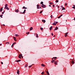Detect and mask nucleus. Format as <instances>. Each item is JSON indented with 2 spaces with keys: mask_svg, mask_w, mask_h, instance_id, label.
<instances>
[{
  "mask_svg": "<svg viewBox=\"0 0 75 75\" xmlns=\"http://www.w3.org/2000/svg\"><path fill=\"white\" fill-rule=\"evenodd\" d=\"M22 57V54H21L19 55L18 56V58H20V59H21V57Z\"/></svg>",
  "mask_w": 75,
  "mask_h": 75,
  "instance_id": "1",
  "label": "nucleus"
},
{
  "mask_svg": "<svg viewBox=\"0 0 75 75\" xmlns=\"http://www.w3.org/2000/svg\"><path fill=\"white\" fill-rule=\"evenodd\" d=\"M67 34H68V33H66L65 34L64 36L65 37H67V36L68 35H67Z\"/></svg>",
  "mask_w": 75,
  "mask_h": 75,
  "instance_id": "2",
  "label": "nucleus"
},
{
  "mask_svg": "<svg viewBox=\"0 0 75 75\" xmlns=\"http://www.w3.org/2000/svg\"><path fill=\"white\" fill-rule=\"evenodd\" d=\"M37 9H39L40 8V5H37Z\"/></svg>",
  "mask_w": 75,
  "mask_h": 75,
  "instance_id": "3",
  "label": "nucleus"
},
{
  "mask_svg": "<svg viewBox=\"0 0 75 75\" xmlns=\"http://www.w3.org/2000/svg\"><path fill=\"white\" fill-rule=\"evenodd\" d=\"M16 44V42H15L13 43L11 46V47H13L14 46V44Z\"/></svg>",
  "mask_w": 75,
  "mask_h": 75,
  "instance_id": "4",
  "label": "nucleus"
},
{
  "mask_svg": "<svg viewBox=\"0 0 75 75\" xmlns=\"http://www.w3.org/2000/svg\"><path fill=\"white\" fill-rule=\"evenodd\" d=\"M58 62V61H56L55 62H54V64L55 65H57V62Z\"/></svg>",
  "mask_w": 75,
  "mask_h": 75,
  "instance_id": "5",
  "label": "nucleus"
},
{
  "mask_svg": "<svg viewBox=\"0 0 75 75\" xmlns=\"http://www.w3.org/2000/svg\"><path fill=\"white\" fill-rule=\"evenodd\" d=\"M58 29V27H55V29L54 30V31H55V30H57Z\"/></svg>",
  "mask_w": 75,
  "mask_h": 75,
  "instance_id": "6",
  "label": "nucleus"
},
{
  "mask_svg": "<svg viewBox=\"0 0 75 75\" xmlns=\"http://www.w3.org/2000/svg\"><path fill=\"white\" fill-rule=\"evenodd\" d=\"M62 16V14L61 15L59 16L58 17H57L58 18H61V17Z\"/></svg>",
  "mask_w": 75,
  "mask_h": 75,
  "instance_id": "7",
  "label": "nucleus"
},
{
  "mask_svg": "<svg viewBox=\"0 0 75 75\" xmlns=\"http://www.w3.org/2000/svg\"><path fill=\"white\" fill-rule=\"evenodd\" d=\"M52 29V26H51L49 28L50 31H51Z\"/></svg>",
  "mask_w": 75,
  "mask_h": 75,
  "instance_id": "8",
  "label": "nucleus"
},
{
  "mask_svg": "<svg viewBox=\"0 0 75 75\" xmlns=\"http://www.w3.org/2000/svg\"><path fill=\"white\" fill-rule=\"evenodd\" d=\"M7 6H8V5L7 4H6L5 5V8H6V7H7Z\"/></svg>",
  "mask_w": 75,
  "mask_h": 75,
  "instance_id": "9",
  "label": "nucleus"
},
{
  "mask_svg": "<svg viewBox=\"0 0 75 75\" xmlns=\"http://www.w3.org/2000/svg\"><path fill=\"white\" fill-rule=\"evenodd\" d=\"M16 62H20V61H21V60H16Z\"/></svg>",
  "mask_w": 75,
  "mask_h": 75,
  "instance_id": "10",
  "label": "nucleus"
},
{
  "mask_svg": "<svg viewBox=\"0 0 75 75\" xmlns=\"http://www.w3.org/2000/svg\"><path fill=\"white\" fill-rule=\"evenodd\" d=\"M33 27H30V31H31V30H33Z\"/></svg>",
  "mask_w": 75,
  "mask_h": 75,
  "instance_id": "11",
  "label": "nucleus"
},
{
  "mask_svg": "<svg viewBox=\"0 0 75 75\" xmlns=\"http://www.w3.org/2000/svg\"><path fill=\"white\" fill-rule=\"evenodd\" d=\"M15 11V12H16V13H18V12L19 11L18 10V9L16 10Z\"/></svg>",
  "mask_w": 75,
  "mask_h": 75,
  "instance_id": "12",
  "label": "nucleus"
},
{
  "mask_svg": "<svg viewBox=\"0 0 75 75\" xmlns=\"http://www.w3.org/2000/svg\"><path fill=\"white\" fill-rule=\"evenodd\" d=\"M3 11V7L1 8L0 9V11Z\"/></svg>",
  "mask_w": 75,
  "mask_h": 75,
  "instance_id": "13",
  "label": "nucleus"
},
{
  "mask_svg": "<svg viewBox=\"0 0 75 75\" xmlns=\"http://www.w3.org/2000/svg\"><path fill=\"white\" fill-rule=\"evenodd\" d=\"M42 21L43 23H45V20H42Z\"/></svg>",
  "mask_w": 75,
  "mask_h": 75,
  "instance_id": "14",
  "label": "nucleus"
},
{
  "mask_svg": "<svg viewBox=\"0 0 75 75\" xmlns=\"http://www.w3.org/2000/svg\"><path fill=\"white\" fill-rule=\"evenodd\" d=\"M19 72L20 71H17V74H18V75H20V73H19Z\"/></svg>",
  "mask_w": 75,
  "mask_h": 75,
  "instance_id": "15",
  "label": "nucleus"
},
{
  "mask_svg": "<svg viewBox=\"0 0 75 75\" xmlns=\"http://www.w3.org/2000/svg\"><path fill=\"white\" fill-rule=\"evenodd\" d=\"M41 6L42 7V8H45V7H46V6Z\"/></svg>",
  "mask_w": 75,
  "mask_h": 75,
  "instance_id": "16",
  "label": "nucleus"
},
{
  "mask_svg": "<svg viewBox=\"0 0 75 75\" xmlns=\"http://www.w3.org/2000/svg\"><path fill=\"white\" fill-rule=\"evenodd\" d=\"M13 38H14V41H16V38L13 37Z\"/></svg>",
  "mask_w": 75,
  "mask_h": 75,
  "instance_id": "17",
  "label": "nucleus"
},
{
  "mask_svg": "<svg viewBox=\"0 0 75 75\" xmlns=\"http://www.w3.org/2000/svg\"><path fill=\"white\" fill-rule=\"evenodd\" d=\"M6 44H7V45H8V44H10V43L8 42H7L6 43Z\"/></svg>",
  "mask_w": 75,
  "mask_h": 75,
  "instance_id": "18",
  "label": "nucleus"
},
{
  "mask_svg": "<svg viewBox=\"0 0 75 75\" xmlns=\"http://www.w3.org/2000/svg\"><path fill=\"white\" fill-rule=\"evenodd\" d=\"M41 66L42 67H45V65L43 64H41Z\"/></svg>",
  "mask_w": 75,
  "mask_h": 75,
  "instance_id": "19",
  "label": "nucleus"
},
{
  "mask_svg": "<svg viewBox=\"0 0 75 75\" xmlns=\"http://www.w3.org/2000/svg\"><path fill=\"white\" fill-rule=\"evenodd\" d=\"M47 74V75H50V73H49V72L48 71H46Z\"/></svg>",
  "mask_w": 75,
  "mask_h": 75,
  "instance_id": "20",
  "label": "nucleus"
},
{
  "mask_svg": "<svg viewBox=\"0 0 75 75\" xmlns=\"http://www.w3.org/2000/svg\"><path fill=\"white\" fill-rule=\"evenodd\" d=\"M25 11H26V10H24V11L22 13L23 14H25Z\"/></svg>",
  "mask_w": 75,
  "mask_h": 75,
  "instance_id": "21",
  "label": "nucleus"
},
{
  "mask_svg": "<svg viewBox=\"0 0 75 75\" xmlns=\"http://www.w3.org/2000/svg\"><path fill=\"white\" fill-rule=\"evenodd\" d=\"M54 61H55V60H52V61H51V62H52V63H53L54 62H54Z\"/></svg>",
  "mask_w": 75,
  "mask_h": 75,
  "instance_id": "22",
  "label": "nucleus"
},
{
  "mask_svg": "<svg viewBox=\"0 0 75 75\" xmlns=\"http://www.w3.org/2000/svg\"><path fill=\"white\" fill-rule=\"evenodd\" d=\"M5 9H7L8 10H9V8H8V7H6V8H5Z\"/></svg>",
  "mask_w": 75,
  "mask_h": 75,
  "instance_id": "23",
  "label": "nucleus"
},
{
  "mask_svg": "<svg viewBox=\"0 0 75 75\" xmlns=\"http://www.w3.org/2000/svg\"><path fill=\"white\" fill-rule=\"evenodd\" d=\"M36 37L37 38H38V34L36 33Z\"/></svg>",
  "mask_w": 75,
  "mask_h": 75,
  "instance_id": "24",
  "label": "nucleus"
},
{
  "mask_svg": "<svg viewBox=\"0 0 75 75\" xmlns=\"http://www.w3.org/2000/svg\"><path fill=\"white\" fill-rule=\"evenodd\" d=\"M59 1L57 0H56L55 2L56 3H58Z\"/></svg>",
  "mask_w": 75,
  "mask_h": 75,
  "instance_id": "25",
  "label": "nucleus"
},
{
  "mask_svg": "<svg viewBox=\"0 0 75 75\" xmlns=\"http://www.w3.org/2000/svg\"><path fill=\"white\" fill-rule=\"evenodd\" d=\"M65 8L63 7L62 8V10H65Z\"/></svg>",
  "mask_w": 75,
  "mask_h": 75,
  "instance_id": "26",
  "label": "nucleus"
},
{
  "mask_svg": "<svg viewBox=\"0 0 75 75\" xmlns=\"http://www.w3.org/2000/svg\"><path fill=\"white\" fill-rule=\"evenodd\" d=\"M50 4H53V3H52L51 2H50Z\"/></svg>",
  "mask_w": 75,
  "mask_h": 75,
  "instance_id": "27",
  "label": "nucleus"
},
{
  "mask_svg": "<svg viewBox=\"0 0 75 75\" xmlns=\"http://www.w3.org/2000/svg\"><path fill=\"white\" fill-rule=\"evenodd\" d=\"M2 16H3V15H0V17H1V18H3V17H2Z\"/></svg>",
  "mask_w": 75,
  "mask_h": 75,
  "instance_id": "28",
  "label": "nucleus"
},
{
  "mask_svg": "<svg viewBox=\"0 0 75 75\" xmlns=\"http://www.w3.org/2000/svg\"><path fill=\"white\" fill-rule=\"evenodd\" d=\"M71 63L72 64H74V62L73 61L71 62Z\"/></svg>",
  "mask_w": 75,
  "mask_h": 75,
  "instance_id": "29",
  "label": "nucleus"
},
{
  "mask_svg": "<svg viewBox=\"0 0 75 75\" xmlns=\"http://www.w3.org/2000/svg\"><path fill=\"white\" fill-rule=\"evenodd\" d=\"M43 2H42H42H41V3H40V4H43Z\"/></svg>",
  "mask_w": 75,
  "mask_h": 75,
  "instance_id": "30",
  "label": "nucleus"
},
{
  "mask_svg": "<svg viewBox=\"0 0 75 75\" xmlns=\"http://www.w3.org/2000/svg\"><path fill=\"white\" fill-rule=\"evenodd\" d=\"M44 71H43V72H42L41 73V74L43 75V74H44Z\"/></svg>",
  "mask_w": 75,
  "mask_h": 75,
  "instance_id": "31",
  "label": "nucleus"
},
{
  "mask_svg": "<svg viewBox=\"0 0 75 75\" xmlns=\"http://www.w3.org/2000/svg\"><path fill=\"white\" fill-rule=\"evenodd\" d=\"M40 30H43V28H40Z\"/></svg>",
  "mask_w": 75,
  "mask_h": 75,
  "instance_id": "32",
  "label": "nucleus"
},
{
  "mask_svg": "<svg viewBox=\"0 0 75 75\" xmlns=\"http://www.w3.org/2000/svg\"><path fill=\"white\" fill-rule=\"evenodd\" d=\"M42 11H40V14H41V13H42Z\"/></svg>",
  "mask_w": 75,
  "mask_h": 75,
  "instance_id": "33",
  "label": "nucleus"
},
{
  "mask_svg": "<svg viewBox=\"0 0 75 75\" xmlns=\"http://www.w3.org/2000/svg\"><path fill=\"white\" fill-rule=\"evenodd\" d=\"M43 6H45V5L44 4H42V5Z\"/></svg>",
  "mask_w": 75,
  "mask_h": 75,
  "instance_id": "34",
  "label": "nucleus"
},
{
  "mask_svg": "<svg viewBox=\"0 0 75 75\" xmlns=\"http://www.w3.org/2000/svg\"><path fill=\"white\" fill-rule=\"evenodd\" d=\"M29 33H30V32H28V33H26V34H29Z\"/></svg>",
  "mask_w": 75,
  "mask_h": 75,
  "instance_id": "35",
  "label": "nucleus"
},
{
  "mask_svg": "<svg viewBox=\"0 0 75 75\" xmlns=\"http://www.w3.org/2000/svg\"><path fill=\"white\" fill-rule=\"evenodd\" d=\"M50 17H51V18H52V15H51Z\"/></svg>",
  "mask_w": 75,
  "mask_h": 75,
  "instance_id": "36",
  "label": "nucleus"
},
{
  "mask_svg": "<svg viewBox=\"0 0 75 75\" xmlns=\"http://www.w3.org/2000/svg\"><path fill=\"white\" fill-rule=\"evenodd\" d=\"M53 7H54H54H55V5H53Z\"/></svg>",
  "mask_w": 75,
  "mask_h": 75,
  "instance_id": "37",
  "label": "nucleus"
},
{
  "mask_svg": "<svg viewBox=\"0 0 75 75\" xmlns=\"http://www.w3.org/2000/svg\"><path fill=\"white\" fill-rule=\"evenodd\" d=\"M25 6H23V9H25Z\"/></svg>",
  "mask_w": 75,
  "mask_h": 75,
  "instance_id": "38",
  "label": "nucleus"
},
{
  "mask_svg": "<svg viewBox=\"0 0 75 75\" xmlns=\"http://www.w3.org/2000/svg\"><path fill=\"white\" fill-rule=\"evenodd\" d=\"M16 35V36H18V34H16V35Z\"/></svg>",
  "mask_w": 75,
  "mask_h": 75,
  "instance_id": "39",
  "label": "nucleus"
},
{
  "mask_svg": "<svg viewBox=\"0 0 75 75\" xmlns=\"http://www.w3.org/2000/svg\"><path fill=\"white\" fill-rule=\"evenodd\" d=\"M32 67V66L31 65L30 66H29V68H30V67Z\"/></svg>",
  "mask_w": 75,
  "mask_h": 75,
  "instance_id": "40",
  "label": "nucleus"
},
{
  "mask_svg": "<svg viewBox=\"0 0 75 75\" xmlns=\"http://www.w3.org/2000/svg\"><path fill=\"white\" fill-rule=\"evenodd\" d=\"M53 58H54V59H55H55H56V58H57V57H53Z\"/></svg>",
  "mask_w": 75,
  "mask_h": 75,
  "instance_id": "41",
  "label": "nucleus"
},
{
  "mask_svg": "<svg viewBox=\"0 0 75 75\" xmlns=\"http://www.w3.org/2000/svg\"><path fill=\"white\" fill-rule=\"evenodd\" d=\"M51 35H52V36H53V33H51Z\"/></svg>",
  "mask_w": 75,
  "mask_h": 75,
  "instance_id": "42",
  "label": "nucleus"
},
{
  "mask_svg": "<svg viewBox=\"0 0 75 75\" xmlns=\"http://www.w3.org/2000/svg\"><path fill=\"white\" fill-rule=\"evenodd\" d=\"M73 8H74L75 9V6H74L73 7Z\"/></svg>",
  "mask_w": 75,
  "mask_h": 75,
  "instance_id": "43",
  "label": "nucleus"
},
{
  "mask_svg": "<svg viewBox=\"0 0 75 75\" xmlns=\"http://www.w3.org/2000/svg\"><path fill=\"white\" fill-rule=\"evenodd\" d=\"M27 66H28V65L26 64L25 67H27Z\"/></svg>",
  "mask_w": 75,
  "mask_h": 75,
  "instance_id": "44",
  "label": "nucleus"
},
{
  "mask_svg": "<svg viewBox=\"0 0 75 75\" xmlns=\"http://www.w3.org/2000/svg\"><path fill=\"white\" fill-rule=\"evenodd\" d=\"M61 7H62V8H63V7L62 5V6H61Z\"/></svg>",
  "mask_w": 75,
  "mask_h": 75,
  "instance_id": "45",
  "label": "nucleus"
},
{
  "mask_svg": "<svg viewBox=\"0 0 75 75\" xmlns=\"http://www.w3.org/2000/svg\"><path fill=\"white\" fill-rule=\"evenodd\" d=\"M1 64H3V62H1Z\"/></svg>",
  "mask_w": 75,
  "mask_h": 75,
  "instance_id": "46",
  "label": "nucleus"
},
{
  "mask_svg": "<svg viewBox=\"0 0 75 75\" xmlns=\"http://www.w3.org/2000/svg\"><path fill=\"white\" fill-rule=\"evenodd\" d=\"M56 24H57L56 23H54V25H56Z\"/></svg>",
  "mask_w": 75,
  "mask_h": 75,
  "instance_id": "47",
  "label": "nucleus"
},
{
  "mask_svg": "<svg viewBox=\"0 0 75 75\" xmlns=\"http://www.w3.org/2000/svg\"><path fill=\"white\" fill-rule=\"evenodd\" d=\"M20 13V14H23V13H22L21 12Z\"/></svg>",
  "mask_w": 75,
  "mask_h": 75,
  "instance_id": "48",
  "label": "nucleus"
},
{
  "mask_svg": "<svg viewBox=\"0 0 75 75\" xmlns=\"http://www.w3.org/2000/svg\"><path fill=\"white\" fill-rule=\"evenodd\" d=\"M16 47H15L14 48V49H15V50H16Z\"/></svg>",
  "mask_w": 75,
  "mask_h": 75,
  "instance_id": "49",
  "label": "nucleus"
},
{
  "mask_svg": "<svg viewBox=\"0 0 75 75\" xmlns=\"http://www.w3.org/2000/svg\"><path fill=\"white\" fill-rule=\"evenodd\" d=\"M56 24H57V23H58V22H56Z\"/></svg>",
  "mask_w": 75,
  "mask_h": 75,
  "instance_id": "50",
  "label": "nucleus"
},
{
  "mask_svg": "<svg viewBox=\"0 0 75 75\" xmlns=\"http://www.w3.org/2000/svg\"><path fill=\"white\" fill-rule=\"evenodd\" d=\"M27 8H25V9H27Z\"/></svg>",
  "mask_w": 75,
  "mask_h": 75,
  "instance_id": "51",
  "label": "nucleus"
},
{
  "mask_svg": "<svg viewBox=\"0 0 75 75\" xmlns=\"http://www.w3.org/2000/svg\"><path fill=\"white\" fill-rule=\"evenodd\" d=\"M2 14H4V12H2Z\"/></svg>",
  "mask_w": 75,
  "mask_h": 75,
  "instance_id": "52",
  "label": "nucleus"
},
{
  "mask_svg": "<svg viewBox=\"0 0 75 75\" xmlns=\"http://www.w3.org/2000/svg\"><path fill=\"white\" fill-rule=\"evenodd\" d=\"M65 5H66V6H67V3H65Z\"/></svg>",
  "mask_w": 75,
  "mask_h": 75,
  "instance_id": "53",
  "label": "nucleus"
},
{
  "mask_svg": "<svg viewBox=\"0 0 75 75\" xmlns=\"http://www.w3.org/2000/svg\"><path fill=\"white\" fill-rule=\"evenodd\" d=\"M54 24H55V23H54L53 24V25H54Z\"/></svg>",
  "mask_w": 75,
  "mask_h": 75,
  "instance_id": "54",
  "label": "nucleus"
},
{
  "mask_svg": "<svg viewBox=\"0 0 75 75\" xmlns=\"http://www.w3.org/2000/svg\"><path fill=\"white\" fill-rule=\"evenodd\" d=\"M2 45V44H0V46H1V45Z\"/></svg>",
  "mask_w": 75,
  "mask_h": 75,
  "instance_id": "55",
  "label": "nucleus"
},
{
  "mask_svg": "<svg viewBox=\"0 0 75 75\" xmlns=\"http://www.w3.org/2000/svg\"><path fill=\"white\" fill-rule=\"evenodd\" d=\"M57 7H58V8H59V6H58Z\"/></svg>",
  "mask_w": 75,
  "mask_h": 75,
  "instance_id": "56",
  "label": "nucleus"
},
{
  "mask_svg": "<svg viewBox=\"0 0 75 75\" xmlns=\"http://www.w3.org/2000/svg\"><path fill=\"white\" fill-rule=\"evenodd\" d=\"M54 37H55V35H54Z\"/></svg>",
  "mask_w": 75,
  "mask_h": 75,
  "instance_id": "57",
  "label": "nucleus"
},
{
  "mask_svg": "<svg viewBox=\"0 0 75 75\" xmlns=\"http://www.w3.org/2000/svg\"><path fill=\"white\" fill-rule=\"evenodd\" d=\"M4 25V26H5V25Z\"/></svg>",
  "mask_w": 75,
  "mask_h": 75,
  "instance_id": "58",
  "label": "nucleus"
},
{
  "mask_svg": "<svg viewBox=\"0 0 75 75\" xmlns=\"http://www.w3.org/2000/svg\"><path fill=\"white\" fill-rule=\"evenodd\" d=\"M3 13H5V11H4V12H3Z\"/></svg>",
  "mask_w": 75,
  "mask_h": 75,
  "instance_id": "59",
  "label": "nucleus"
},
{
  "mask_svg": "<svg viewBox=\"0 0 75 75\" xmlns=\"http://www.w3.org/2000/svg\"><path fill=\"white\" fill-rule=\"evenodd\" d=\"M40 8H41V7L40 6Z\"/></svg>",
  "mask_w": 75,
  "mask_h": 75,
  "instance_id": "60",
  "label": "nucleus"
},
{
  "mask_svg": "<svg viewBox=\"0 0 75 75\" xmlns=\"http://www.w3.org/2000/svg\"><path fill=\"white\" fill-rule=\"evenodd\" d=\"M49 6H50V7H51V6L50 5H49Z\"/></svg>",
  "mask_w": 75,
  "mask_h": 75,
  "instance_id": "61",
  "label": "nucleus"
},
{
  "mask_svg": "<svg viewBox=\"0 0 75 75\" xmlns=\"http://www.w3.org/2000/svg\"><path fill=\"white\" fill-rule=\"evenodd\" d=\"M67 21V20H66V21Z\"/></svg>",
  "mask_w": 75,
  "mask_h": 75,
  "instance_id": "62",
  "label": "nucleus"
},
{
  "mask_svg": "<svg viewBox=\"0 0 75 75\" xmlns=\"http://www.w3.org/2000/svg\"><path fill=\"white\" fill-rule=\"evenodd\" d=\"M52 59H53L52 58Z\"/></svg>",
  "mask_w": 75,
  "mask_h": 75,
  "instance_id": "63",
  "label": "nucleus"
},
{
  "mask_svg": "<svg viewBox=\"0 0 75 75\" xmlns=\"http://www.w3.org/2000/svg\"><path fill=\"white\" fill-rule=\"evenodd\" d=\"M10 7H11V6H10Z\"/></svg>",
  "mask_w": 75,
  "mask_h": 75,
  "instance_id": "64",
  "label": "nucleus"
}]
</instances>
